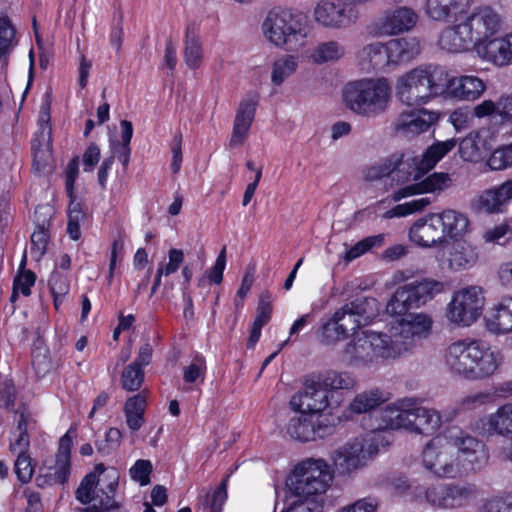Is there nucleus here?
<instances>
[{
  "label": "nucleus",
  "mask_w": 512,
  "mask_h": 512,
  "mask_svg": "<svg viewBox=\"0 0 512 512\" xmlns=\"http://www.w3.org/2000/svg\"><path fill=\"white\" fill-rule=\"evenodd\" d=\"M466 353V380L487 379L496 373L502 362L500 351L481 340L467 338Z\"/></svg>",
  "instance_id": "10"
},
{
  "label": "nucleus",
  "mask_w": 512,
  "mask_h": 512,
  "mask_svg": "<svg viewBox=\"0 0 512 512\" xmlns=\"http://www.w3.org/2000/svg\"><path fill=\"white\" fill-rule=\"evenodd\" d=\"M478 258L475 249L466 242L455 240L448 248V264L455 271L473 266Z\"/></svg>",
  "instance_id": "37"
},
{
  "label": "nucleus",
  "mask_w": 512,
  "mask_h": 512,
  "mask_svg": "<svg viewBox=\"0 0 512 512\" xmlns=\"http://www.w3.org/2000/svg\"><path fill=\"white\" fill-rule=\"evenodd\" d=\"M51 95L46 93L44 95L43 102L40 107L39 116H38V125H39V141L45 142L48 145L52 144V128L50 125L51 115Z\"/></svg>",
  "instance_id": "47"
},
{
  "label": "nucleus",
  "mask_w": 512,
  "mask_h": 512,
  "mask_svg": "<svg viewBox=\"0 0 512 512\" xmlns=\"http://www.w3.org/2000/svg\"><path fill=\"white\" fill-rule=\"evenodd\" d=\"M226 246H223L219 252L214 265L206 270L205 275L207 276L210 283L220 285L223 281V272L226 267Z\"/></svg>",
  "instance_id": "58"
},
{
  "label": "nucleus",
  "mask_w": 512,
  "mask_h": 512,
  "mask_svg": "<svg viewBox=\"0 0 512 512\" xmlns=\"http://www.w3.org/2000/svg\"><path fill=\"white\" fill-rule=\"evenodd\" d=\"M495 401V395L491 392L478 391L461 397L455 404L452 412H449L453 418L459 413H467L479 410Z\"/></svg>",
  "instance_id": "41"
},
{
  "label": "nucleus",
  "mask_w": 512,
  "mask_h": 512,
  "mask_svg": "<svg viewBox=\"0 0 512 512\" xmlns=\"http://www.w3.org/2000/svg\"><path fill=\"white\" fill-rule=\"evenodd\" d=\"M431 203L427 197L415 199L403 204H398L384 214V218L405 217L415 212L424 210Z\"/></svg>",
  "instance_id": "49"
},
{
  "label": "nucleus",
  "mask_w": 512,
  "mask_h": 512,
  "mask_svg": "<svg viewBox=\"0 0 512 512\" xmlns=\"http://www.w3.org/2000/svg\"><path fill=\"white\" fill-rule=\"evenodd\" d=\"M476 495L472 485L460 484H431L427 487H418L416 497L434 509H457L466 506Z\"/></svg>",
  "instance_id": "9"
},
{
  "label": "nucleus",
  "mask_w": 512,
  "mask_h": 512,
  "mask_svg": "<svg viewBox=\"0 0 512 512\" xmlns=\"http://www.w3.org/2000/svg\"><path fill=\"white\" fill-rule=\"evenodd\" d=\"M360 57L362 61H367L375 70L384 69L391 64L386 51V43L374 42L365 45L360 52Z\"/></svg>",
  "instance_id": "44"
},
{
  "label": "nucleus",
  "mask_w": 512,
  "mask_h": 512,
  "mask_svg": "<svg viewBox=\"0 0 512 512\" xmlns=\"http://www.w3.org/2000/svg\"><path fill=\"white\" fill-rule=\"evenodd\" d=\"M332 479L329 465L324 460L310 458L294 468L289 486L294 497L319 500Z\"/></svg>",
  "instance_id": "6"
},
{
  "label": "nucleus",
  "mask_w": 512,
  "mask_h": 512,
  "mask_svg": "<svg viewBox=\"0 0 512 512\" xmlns=\"http://www.w3.org/2000/svg\"><path fill=\"white\" fill-rule=\"evenodd\" d=\"M468 3V0H427L426 13L433 20L447 22L462 14Z\"/></svg>",
  "instance_id": "34"
},
{
  "label": "nucleus",
  "mask_w": 512,
  "mask_h": 512,
  "mask_svg": "<svg viewBox=\"0 0 512 512\" xmlns=\"http://www.w3.org/2000/svg\"><path fill=\"white\" fill-rule=\"evenodd\" d=\"M409 239L421 248L445 247L448 243L436 213H429L414 222L409 229Z\"/></svg>",
  "instance_id": "18"
},
{
  "label": "nucleus",
  "mask_w": 512,
  "mask_h": 512,
  "mask_svg": "<svg viewBox=\"0 0 512 512\" xmlns=\"http://www.w3.org/2000/svg\"><path fill=\"white\" fill-rule=\"evenodd\" d=\"M380 506V501L375 496L360 498L355 502L345 505L336 512H376Z\"/></svg>",
  "instance_id": "56"
},
{
  "label": "nucleus",
  "mask_w": 512,
  "mask_h": 512,
  "mask_svg": "<svg viewBox=\"0 0 512 512\" xmlns=\"http://www.w3.org/2000/svg\"><path fill=\"white\" fill-rule=\"evenodd\" d=\"M228 477L226 476L219 487L214 491L209 501V512H222V506L227 499V481Z\"/></svg>",
  "instance_id": "64"
},
{
  "label": "nucleus",
  "mask_w": 512,
  "mask_h": 512,
  "mask_svg": "<svg viewBox=\"0 0 512 512\" xmlns=\"http://www.w3.org/2000/svg\"><path fill=\"white\" fill-rule=\"evenodd\" d=\"M438 119L437 113L426 109H413L402 111L393 121V133L408 140L429 130Z\"/></svg>",
  "instance_id": "15"
},
{
  "label": "nucleus",
  "mask_w": 512,
  "mask_h": 512,
  "mask_svg": "<svg viewBox=\"0 0 512 512\" xmlns=\"http://www.w3.org/2000/svg\"><path fill=\"white\" fill-rule=\"evenodd\" d=\"M486 90L482 79L473 75L448 78L445 71V92L453 98L465 101L479 99Z\"/></svg>",
  "instance_id": "26"
},
{
  "label": "nucleus",
  "mask_w": 512,
  "mask_h": 512,
  "mask_svg": "<svg viewBox=\"0 0 512 512\" xmlns=\"http://www.w3.org/2000/svg\"><path fill=\"white\" fill-rule=\"evenodd\" d=\"M346 54L345 45L338 40L319 42L311 51L310 58L316 64L335 63Z\"/></svg>",
  "instance_id": "38"
},
{
  "label": "nucleus",
  "mask_w": 512,
  "mask_h": 512,
  "mask_svg": "<svg viewBox=\"0 0 512 512\" xmlns=\"http://www.w3.org/2000/svg\"><path fill=\"white\" fill-rule=\"evenodd\" d=\"M374 304L375 299L373 298H358L343 305L334 313L339 314L338 322L340 328L348 334L349 331H354L361 326L369 324L375 317L372 309Z\"/></svg>",
  "instance_id": "20"
},
{
  "label": "nucleus",
  "mask_w": 512,
  "mask_h": 512,
  "mask_svg": "<svg viewBox=\"0 0 512 512\" xmlns=\"http://www.w3.org/2000/svg\"><path fill=\"white\" fill-rule=\"evenodd\" d=\"M412 399L400 400L397 404L388 405L380 411L377 430L409 429L411 424L410 413Z\"/></svg>",
  "instance_id": "28"
},
{
  "label": "nucleus",
  "mask_w": 512,
  "mask_h": 512,
  "mask_svg": "<svg viewBox=\"0 0 512 512\" xmlns=\"http://www.w3.org/2000/svg\"><path fill=\"white\" fill-rule=\"evenodd\" d=\"M206 370L203 358H196L190 365L184 368L183 379L186 383H194L197 379H204Z\"/></svg>",
  "instance_id": "63"
},
{
  "label": "nucleus",
  "mask_w": 512,
  "mask_h": 512,
  "mask_svg": "<svg viewBox=\"0 0 512 512\" xmlns=\"http://www.w3.org/2000/svg\"><path fill=\"white\" fill-rule=\"evenodd\" d=\"M422 467L437 479H457L482 470L489 461L486 444L458 426L445 429L422 448Z\"/></svg>",
  "instance_id": "2"
},
{
  "label": "nucleus",
  "mask_w": 512,
  "mask_h": 512,
  "mask_svg": "<svg viewBox=\"0 0 512 512\" xmlns=\"http://www.w3.org/2000/svg\"><path fill=\"white\" fill-rule=\"evenodd\" d=\"M106 472L104 464L100 463L88 473L78 486L75 496L82 504L92 505L83 509V512H107L117 508L114 493L118 485V473L115 469Z\"/></svg>",
  "instance_id": "5"
},
{
  "label": "nucleus",
  "mask_w": 512,
  "mask_h": 512,
  "mask_svg": "<svg viewBox=\"0 0 512 512\" xmlns=\"http://www.w3.org/2000/svg\"><path fill=\"white\" fill-rule=\"evenodd\" d=\"M144 381V371L141 367H138L137 364H129L127 365L121 376V384L122 388L133 392L140 389L142 383Z\"/></svg>",
  "instance_id": "50"
},
{
  "label": "nucleus",
  "mask_w": 512,
  "mask_h": 512,
  "mask_svg": "<svg viewBox=\"0 0 512 512\" xmlns=\"http://www.w3.org/2000/svg\"><path fill=\"white\" fill-rule=\"evenodd\" d=\"M386 51L391 64H401L416 58L421 51V45L416 37H399L386 42Z\"/></svg>",
  "instance_id": "32"
},
{
  "label": "nucleus",
  "mask_w": 512,
  "mask_h": 512,
  "mask_svg": "<svg viewBox=\"0 0 512 512\" xmlns=\"http://www.w3.org/2000/svg\"><path fill=\"white\" fill-rule=\"evenodd\" d=\"M484 143L480 133L470 132L459 142V154L464 161L478 162L482 158Z\"/></svg>",
  "instance_id": "46"
},
{
  "label": "nucleus",
  "mask_w": 512,
  "mask_h": 512,
  "mask_svg": "<svg viewBox=\"0 0 512 512\" xmlns=\"http://www.w3.org/2000/svg\"><path fill=\"white\" fill-rule=\"evenodd\" d=\"M485 304L483 290L469 286L454 293L448 305V319L459 326H470L482 313Z\"/></svg>",
  "instance_id": "11"
},
{
  "label": "nucleus",
  "mask_w": 512,
  "mask_h": 512,
  "mask_svg": "<svg viewBox=\"0 0 512 512\" xmlns=\"http://www.w3.org/2000/svg\"><path fill=\"white\" fill-rule=\"evenodd\" d=\"M262 30L266 39L277 47L294 48L307 36L301 17L282 8L269 11Z\"/></svg>",
  "instance_id": "7"
},
{
  "label": "nucleus",
  "mask_w": 512,
  "mask_h": 512,
  "mask_svg": "<svg viewBox=\"0 0 512 512\" xmlns=\"http://www.w3.org/2000/svg\"><path fill=\"white\" fill-rule=\"evenodd\" d=\"M452 185V179L446 173H434L423 181L406 185L392 194L393 201L397 202L403 198L422 193L441 192Z\"/></svg>",
  "instance_id": "29"
},
{
  "label": "nucleus",
  "mask_w": 512,
  "mask_h": 512,
  "mask_svg": "<svg viewBox=\"0 0 512 512\" xmlns=\"http://www.w3.org/2000/svg\"><path fill=\"white\" fill-rule=\"evenodd\" d=\"M18 418L16 419V430L18 433H28L29 430L35 429L36 421L32 412L27 406H22L16 411Z\"/></svg>",
  "instance_id": "62"
},
{
  "label": "nucleus",
  "mask_w": 512,
  "mask_h": 512,
  "mask_svg": "<svg viewBox=\"0 0 512 512\" xmlns=\"http://www.w3.org/2000/svg\"><path fill=\"white\" fill-rule=\"evenodd\" d=\"M184 61L190 69H197L203 61V48L199 26L191 22L186 26L184 35Z\"/></svg>",
  "instance_id": "35"
},
{
  "label": "nucleus",
  "mask_w": 512,
  "mask_h": 512,
  "mask_svg": "<svg viewBox=\"0 0 512 512\" xmlns=\"http://www.w3.org/2000/svg\"><path fill=\"white\" fill-rule=\"evenodd\" d=\"M152 471V464L149 460H137L134 466L130 469L131 478L140 483V485H147L150 482L149 475Z\"/></svg>",
  "instance_id": "60"
},
{
  "label": "nucleus",
  "mask_w": 512,
  "mask_h": 512,
  "mask_svg": "<svg viewBox=\"0 0 512 512\" xmlns=\"http://www.w3.org/2000/svg\"><path fill=\"white\" fill-rule=\"evenodd\" d=\"M443 289L442 282L432 279L398 287L386 306L389 315L399 317L391 326L390 336L373 331L354 334L341 351L343 360L349 365L367 366L410 351L429 333L433 322L429 315L410 313L409 310L424 305Z\"/></svg>",
  "instance_id": "1"
},
{
  "label": "nucleus",
  "mask_w": 512,
  "mask_h": 512,
  "mask_svg": "<svg viewBox=\"0 0 512 512\" xmlns=\"http://www.w3.org/2000/svg\"><path fill=\"white\" fill-rule=\"evenodd\" d=\"M322 501L317 499L299 498L290 503L286 512H322Z\"/></svg>",
  "instance_id": "61"
},
{
  "label": "nucleus",
  "mask_w": 512,
  "mask_h": 512,
  "mask_svg": "<svg viewBox=\"0 0 512 512\" xmlns=\"http://www.w3.org/2000/svg\"><path fill=\"white\" fill-rule=\"evenodd\" d=\"M257 104V100L252 97L245 98L239 103L230 138V146H241L245 142L254 121Z\"/></svg>",
  "instance_id": "30"
},
{
  "label": "nucleus",
  "mask_w": 512,
  "mask_h": 512,
  "mask_svg": "<svg viewBox=\"0 0 512 512\" xmlns=\"http://www.w3.org/2000/svg\"><path fill=\"white\" fill-rule=\"evenodd\" d=\"M14 466L15 473L19 481L27 483L31 480L34 473V465L32 464V459L28 454L18 455Z\"/></svg>",
  "instance_id": "59"
},
{
  "label": "nucleus",
  "mask_w": 512,
  "mask_h": 512,
  "mask_svg": "<svg viewBox=\"0 0 512 512\" xmlns=\"http://www.w3.org/2000/svg\"><path fill=\"white\" fill-rule=\"evenodd\" d=\"M438 45L441 49L451 53L468 51L471 47L476 51V38L465 19V21L443 30L439 36Z\"/></svg>",
  "instance_id": "24"
},
{
  "label": "nucleus",
  "mask_w": 512,
  "mask_h": 512,
  "mask_svg": "<svg viewBox=\"0 0 512 512\" xmlns=\"http://www.w3.org/2000/svg\"><path fill=\"white\" fill-rule=\"evenodd\" d=\"M37 137L33 142L32 147L34 151L33 165L38 171L45 170L52 162L51 144L39 141Z\"/></svg>",
  "instance_id": "54"
},
{
  "label": "nucleus",
  "mask_w": 512,
  "mask_h": 512,
  "mask_svg": "<svg viewBox=\"0 0 512 512\" xmlns=\"http://www.w3.org/2000/svg\"><path fill=\"white\" fill-rule=\"evenodd\" d=\"M383 438L375 433L366 438H355L334 452L333 463L341 474H349L366 465L367 461L379 452Z\"/></svg>",
  "instance_id": "8"
},
{
  "label": "nucleus",
  "mask_w": 512,
  "mask_h": 512,
  "mask_svg": "<svg viewBox=\"0 0 512 512\" xmlns=\"http://www.w3.org/2000/svg\"><path fill=\"white\" fill-rule=\"evenodd\" d=\"M490 169L495 171L504 170L512 166V143L497 148L487 161Z\"/></svg>",
  "instance_id": "52"
},
{
  "label": "nucleus",
  "mask_w": 512,
  "mask_h": 512,
  "mask_svg": "<svg viewBox=\"0 0 512 512\" xmlns=\"http://www.w3.org/2000/svg\"><path fill=\"white\" fill-rule=\"evenodd\" d=\"M313 18L324 28L339 30L355 24L358 12L348 1L321 0L314 7Z\"/></svg>",
  "instance_id": "12"
},
{
  "label": "nucleus",
  "mask_w": 512,
  "mask_h": 512,
  "mask_svg": "<svg viewBox=\"0 0 512 512\" xmlns=\"http://www.w3.org/2000/svg\"><path fill=\"white\" fill-rule=\"evenodd\" d=\"M330 406H333V403L329 400L328 391L317 378L307 380L304 389L293 395L290 400V407L294 411L307 412L315 416H321V413Z\"/></svg>",
  "instance_id": "16"
},
{
  "label": "nucleus",
  "mask_w": 512,
  "mask_h": 512,
  "mask_svg": "<svg viewBox=\"0 0 512 512\" xmlns=\"http://www.w3.org/2000/svg\"><path fill=\"white\" fill-rule=\"evenodd\" d=\"M486 329L494 335L512 332V294L502 296L487 311L485 317Z\"/></svg>",
  "instance_id": "25"
},
{
  "label": "nucleus",
  "mask_w": 512,
  "mask_h": 512,
  "mask_svg": "<svg viewBox=\"0 0 512 512\" xmlns=\"http://www.w3.org/2000/svg\"><path fill=\"white\" fill-rule=\"evenodd\" d=\"M436 215H438L445 239L458 240L469 230V219L466 214L460 211L446 209L436 213Z\"/></svg>",
  "instance_id": "33"
},
{
  "label": "nucleus",
  "mask_w": 512,
  "mask_h": 512,
  "mask_svg": "<svg viewBox=\"0 0 512 512\" xmlns=\"http://www.w3.org/2000/svg\"><path fill=\"white\" fill-rule=\"evenodd\" d=\"M476 54L483 61L497 67L512 64V33L476 42Z\"/></svg>",
  "instance_id": "21"
},
{
  "label": "nucleus",
  "mask_w": 512,
  "mask_h": 512,
  "mask_svg": "<svg viewBox=\"0 0 512 512\" xmlns=\"http://www.w3.org/2000/svg\"><path fill=\"white\" fill-rule=\"evenodd\" d=\"M445 93V70L439 66H418L402 76L396 83V95L407 106L427 104Z\"/></svg>",
  "instance_id": "4"
},
{
  "label": "nucleus",
  "mask_w": 512,
  "mask_h": 512,
  "mask_svg": "<svg viewBox=\"0 0 512 512\" xmlns=\"http://www.w3.org/2000/svg\"><path fill=\"white\" fill-rule=\"evenodd\" d=\"M466 20L476 42H482L495 36L503 29L505 23L501 10L490 5L475 7Z\"/></svg>",
  "instance_id": "13"
},
{
  "label": "nucleus",
  "mask_w": 512,
  "mask_h": 512,
  "mask_svg": "<svg viewBox=\"0 0 512 512\" xmlns=\"http://www.w3.org/2000/svg\"><path fill=\"white\" fill-rule=\"evenodd\" d=\"M388 400V393L374 388L355 396L350 404L351 411L361 414L370 412Z\"/></svg>",
  "instance_id": "43"
},
{
  "label": "nucleus",
  "mask_w": 512,
  "mask_h": 512,
  "mask_svg": "<svg viewBox=\"0 0 512 512\" xmlns=\"http://www.w3.org/2000/svg\"><path fill=\"white\" fill-rule=\"evenodd\" d=\"M392 88L386 78H364L348 82L342 90L343 102L353 113L374 118L388 109Z\"/></svg>",
  "instance_id": "3"
},
{
  "label": "nucleus",
  "mask_w": 512,
  "mask_h": 512,
  "mask_svg": "<svg viewBox=\"0 0 512 512\" xmlns=\"http://www.w3.org/2000/svg\"><path fill=\"white\" fill-rule=\"evenodd\" d=\"M50 210L51 209L47 206H39L36 208L34 213L37 230H35L31 235V254L36 260H40L44 255L48 243V233L46 229L48 220H40L38 218V214L50 212Z\"/></svg>",
  "instance_id": "42"
},
{
  "label": "nucleus",
  "mask_w": 512,
  "mask_h": 512,
  "mask_svg": "<svg viewBox=\"0 0 512 512\" xmlns=\"http://www.w3.org/2000/svg\"><path fill=\"white\" fill-rule=\"evenodd\" d=\"M385 236L383 234L368 236L359 242H357L354 246H352L349 250L346 251L344 259L347 262H350L366 252L370 251L374 247H381L384 243Z\"/></svg>",
  "instance_id": "48"
},
{
  "label": "nucleus",
  "mask_w": 512,
  "mask_h": 512,
  "mask_svg": "<svg viewBox=\"0 0 512 512\" xmlns=\"http://www.w3.org/2000/svg\"><path fill=\"white\" fill-rule=\"evenodd\" d=\"M487 424L491 433L512 439V403H506L491 413Z\"/></svg>",
  "instance_id": "39"
},
{
  "label": "nucleus",
  "mask_w": 512,
  "mask_h": 512,
  "mask_svg": "<svg viewBox=\"0 0 512 512\" xmlns=\"http://www.w3.org/2000/svg\"><path fill=\"white\" fill-rule=\"evenodd\" d=\"M512 201V180L486 189L470 201V208L476 213L498 214L504 212Z\"/></svg>",
  "instance_id": "19"
},
{
  "label": "nucleus",
  "mask_w": 512,
  "mask_h": 512,
  "mask_svg": "<svg viewBox=\"0 0 512 512\" xmlns=\"http://www.w3.org/2000/svg\"><path fill=\"white\" fill-rule=\"evenodd\" d=\"M71 430L65 433L59 440V447L56 453L53 477L55 482L64 484L67 482L71 472V448L73 444Z\"/></svg>",
  "instance_id": "36"
},
{
  "label": "nucleus",
  "mask_w": 512,
  "mask_h": 512,
  "mask_svg": "<svg viewBox=\"0 0 512 512\" xmlns=\"http://www.w3.org/2000/svg\"><path fill=\"white\" fill-rule=\"evenodd\" d=\"M318 381L326 391L328 395L336 390H350L353 389L356 380L354 376L346 371L328 370L317 376Z\"/></svg>",
  "instance_id": "40"
},
{
  "label": "nucleus",
  "mask_w": 512,
  "mask_h": 512,
  "mask_svg": "<svg viewBox=\"0 0 512 512\" xmlns=\"http://www.w3.org/2000/svg\"><path fill=\"white\" fill-rule=\"evenodd\" d=\"M419 16L407 6L386 10L374 24V34L378 37L395 36L412 30Z\"/></svg>",
  "instance_id": "14"
},
{
  "label": "nucleus",
  "mask_w": 512,
  "mask_h": 512,
  "mask_svg": "<svg viewBox=\"0 0 512 512\" xmlns=\"http://www.w3.org/2000/svg\"><path fill=\"white\" fill-rule=\"evenodd\" d=\"M338 315L333 314V316L322 325L321 329V342L324 344H333L342 338H344L347 334L344 332L342 328H340V324L338 322Z\"/></svg>",
  "instance_id": "53"
},
{
  "label": "nucleus",
  "mask_w": 512,
  "mask_h": 512,
  "mask_svg": "<svg viewBox=\"0 0 512 512\" xmlns=\"http://www.w3.org/2000/svg\"><path fill=\"white\" fill-rule=\"evenodd\" d=\"M457 144L458 141L455 138L434 142L423 152L421 157L412 158L414 168L409 171V176L414 180L420 179L432 170Z\"/></svg>",
  "instance_id": "22"
},
{
  "label": "nucleus",
  "mask_w": 512,
  "mask_h": 512,
  "mask_svg": "<svg viewBox=\"0 0 512 512\" xmlns=\"http://www.w3.org/2000/svg\"><path fill=\"white\" fill-rule=\"evenodd\" d=\"M272 296L268 291H264L261 296L257 307V315L253 324L263 327L266 325L272 314Z\"/></svg>",
  "instance_id": "57"
},
{
  "label": "nucleus",
  "mask_w": 512,
  "mask_h": 512,
  "mask_svg": "<svg viewBox=\"0 0 512 512\" xmlns=\"http://www.w3.org/2000/svg\"><path fill=\"white\" fill-rule=\"evenodd\" d=\"M402 153H394L383 161L373 164L363 171L366 181H376L383 177L392 176V179L405 181L410 179L409 171H405Z\"/></svg>",
  "instance_id": "27"
},
{
  "label": "nucleus",
  "mask_w": 512,
  "mask_h": 512,
  "mask_svg": "<svg viewBox=\"0 0 512 512\" xmlns=\"http://www.w3.org/2000/svg\"><path fill=\"white\" fill-rule=\"evenodd\" d=\"M298 413L289 419L286 427V432L292 439L309 442L323 439L331 434L332 426L321 421V416H315L307 412Z\"/></svg>",
  "instance_id": "17"
},
{
  "label": "nucleus",
  "mask_w": 512,
  "mask_h": 512,
  "mask_svg": "<svg viewBox=\"0 0 512 512\" xmlns=\"http://www.w3.org/2000/svg\"><path fill=\"white\" fill-rule=\"evenodd\" d=\"M410 415L411 424L409 431L417 434H433L444 422L451 421L453 416L449 413H440L439 411L423 406H417L412 399Z\"/></svg>",
  "instance_id": "23"
},
{
  "label": "nucleus",
  "mask_w": 512,
  "mask_h": 512,
  "mask_svg": "<svg viewBox=\"0 0 512 512\" xmlns=\"http://www.w3.org/2000/svg\"><path fill=\"white\" fill-rule=\"evenodd\" d=\"M484 512H512V492L503 491L492 495L483 502Z\"/></svg>",
  "instance_id": "51"
},
{
  "label": "nucleus",
  "mask_w": 512,
  "mask_h": 512,
  "mask_svg": "<svg viewBox=\"0 0 512 512\" xmlns=\"http://www.w3.org/2000/svg\"><path fill=\"white\" fill-rule=\"evenodd\" d=\"M16 44L15 30L8 18H0V58Z\"/></svg>",
  "instance_id": "55"
},
{
  "label": "nucleus",
  "mask_w": 512,
  "mask_h": 512,
  "mask_svg": "<svg viewBox=\"0 0 512 512\" xmlns=\"http://www.w3.org/2000/svg\"><path fill=\"white\" fill-rule=\"evenodd\" d=\"M298 68L297 57L293 55H282L272 63L271 82L275 86H280L283 82L292 76Z\"/></svg>",
  "instance_id": "45"
},
{
  "label": "nucleus",
  "mask_w": 512,
  "mask_h": 512,
  "mask_svg": "<svg viewBox=\"0 0 512 512\" xmlns=\"http://www.w3.org/2000/svg\"><path fill=\"white\" fill-rule=\"evenodd\" d=\"M467 338L450 343L443 351V365L446 371L454 377L466 380L467 374Z\"/></svg>",
  "instance_id": "31"
}]
</instances>
